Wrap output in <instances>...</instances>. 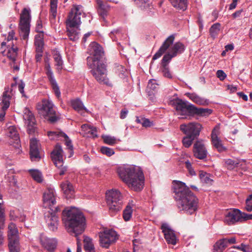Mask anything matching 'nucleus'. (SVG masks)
Here are the masks:
<instances>
[{
  "instance_id": "nucleus-1",
  "label": "nucleus",
  "mask_w": 252,
  "mask_h": 252,
  "mask_svg": "<svg viewBox=\"0 0 252 252\" xmlns=\"http://www.w3.org/2000/svg\"><path fill=\"white\" fill-rule=\"evenodd\" d=\"M173 189L178 208L187 215H193L199 208V200L184 183L174 181Z\"/></svg>"
},
{
  "instance_id": "nucleus-2",
  "label": "nucleus",
  "mask_w": 252,
  "mask_h": 252,
  "mask_svg": "<svg viewBox=\"0 0 252 252\" xmlns=\"http://www.w3.org/2000/svg\"><path fill=\"white\" fill-rule=\"evenodd\" d=\"M90 56L87 58V64L91 69V73L96 80L100 83L107 84L108 79L106 74V65L102 59L104 56L102 47L95 42H92L89 46Z\"/></svg>"
},
{
  "instance_id": "nucleus-3",
  "label": "nucleus",
  "mask_w": 252,
  "mask_h": 252,
  "mask_svg": "<svg viewBox=\"0 0 252 252\" xmlns=\"http://www.w3.org/2000/svg\"><path fill=\"white\" fill-rule=\"evenodd\" d=\"M118 173L121 179L131 189L139 191L143 189L145 178L140 167L134 165L121 167L118 168Z\"/></svg>"
},
{
  "instance_id": "nucleus-4",
  "label": "nucleus",
  "mask_w": 252,
  "mask_h": 252,
  "mask_svg": "<svg viewBox=\"0 0 252 252\" xmlns=\"http://www.w3.org/2000/svg\"><path fill=\"white\" fill-rule=\"evenodd\" d=\"M63 221L66 229L77 237L85 230V218L82 213L75 207L65 209L63 212Z\"/></svg>"
},
{
  "instance_id": "nucleus-5",
  "label": "nucleus",
  "mask_w": 252,
  "mask_h": 252,
  "mask_svg": "<svg viewBox=\"0 0 252 252\" xmlns=\"http://www.w3.org/2000/svg\"><path fill=\"white\" fill-rule=\"evenodd\" d=\"M174 40V34L168 36L158 51L154 55L153 60H155L160 57L168 49V52L163 57V61L164 62H170L171 59L178 54L183 53L185 50L184 44L181 42H177L173 44Z\"/></svg>"
},
{
  "instance_id": "nucleus-6",
  "label": "nucleus",
  "mask_w": 252,
  "mask_h": 252,
  "mask_svg": "<svg viewBox=\"0 0 252 252\" xmlns=\"http://www.w3.org/2000/svg\"><path fill=\"white\" fill-rule=\"evenodd\" d=\"M174 104L177 115L180 116V119H186L188 116L194 115L205 117L212 113V110L210 109L197 108L181 99L177 100Z\"/></svg>"
},
{
  "instance_id": "nucleus-7",
  "label": "nucleus",
  "mask_w": 252,
  "mask_h": 252,
  "mask_svg": "<svg viewBox=\"0 0 252 252\" xmlns=\"http://www.w3.org/2000/svg\"><path fill=\"white\" fill-rule=\"evenodd\" d=\"M122 196L117 189H112L106 193V199L111 216L120 211L123 205Z\"/></svg>"
},
{
  "instance_id": "nucleus-8",
  "label": "nucleus",
  "mask_w": 252,
  "mask_h": 252,
  "mask_svg": "<svg viewBox=\"0 0 252 252\" xmlns=\"http://www.w3.org/2000/svg\"><path fill=\"white\" fill-rule=\"evenodd\" d=\"M53 102L48 99H43L41 102L36 105V109L40 115L44 118H47L48 120L51 123L57 121L60 117L54 109Z\"/></svg>"
},
{
  "instance_id": "nucleus-9",
  "label": "nucleus",
  "mask_w": 252,
  "mask_h": 252,
  "mask_svg": "<svg viewBox=\"0 0 252 252\" xmlns=\"http://www.w3.org/2000/svg\"><path fill=\"white\" fill-rule=\"evenodd\" d=\"M31 20V10L24 8L20 15L19 34L23 39L26 40L29 35Z\"/></svg>"
},
{
  "instance_id": "nucleus-10",
  "label": "nucleus",
  "mask_w": 252,
  "mask_h": 252,
  "mask_svg": "<svg viewBox=\"0 0 252 252\" xmlns=\"http://www.w3.org/2000/svg\"><path fill=\"white\" fill-rule=\"evenodd\" d=\"M84 15L82 6L73 5L71 8L65 21L66 27H79L80 25L81 16Z\"/></svg>"
},
{
  "instance_id": "nucleus-11",
  "label": "nucleus",
  "mask_w": 252,
  "mask_h": 252,
  "mask_svg": "<svg viewBox=\"0 0 252 252\" xmlns=\"http://www.w3.org/2000/svg\"><path fill=\"white\" fill-rule=\"evenodd\" d=\"M7 237L10 252H19L18 230L15 224L11 222L8 226Z\"/></svg>"
},
{
  "instance_id": "nucleus-12",
  "label": "nucleus",
  "mask_w": 252,
  "mask_h": 252,
  "mask_svg": "<svg viewBox=\"0 0 252 252\" xmlns=\"http://www.w3.org/2000/svg\"><path fill=\"white\" fill-rule=\"evenodd\" d=\"M52 159L58 169L60 175H63L67 171V167L63 165V151L62 147L57 144L51 153Z\"/></svg>"
},
{
  "instance_id": "nucleus-13",
  "label": "nucleus",
  "mask_w": 252,
  "mask_h": 252,
  "mask_svg": "<svg viewBox=\"0 0 252 252\" xmlns=\"http://www.w3.org/2000/svg\"><path fill=\"white\" fill-rule=\"evenodd\" d=\"M100 246L107 249L118 239L117 232L113 229H106L98 233Z\"/></svg>"
},
{
  "instance_id": "nucleus-14",
  "label": "nucleus",
  "mask_w": 252,
  "mask_h": 252,
  "mask_svg": "<svg viewBox=\"0 0 252 252\" xmlns=\"http://www.w3.org/2000/svg\"><path fill=\"white\" fill-rule=\"evenodd\" d=\"M56 203L55 190L51 188L47 189L43 195V207L49 208L52 212H58L61 211V209L59 206H54Z\"/></svg>"
},
{
  "instance_id": "nucleus-15",
  "label": "nucleus",
  "mask_w": 252,
  "mask_h": 252,
  "mask_svg": "<svg viewBox=\"0 0 252 252\" xmlns=\"http://www.w3.org/2000/svg\"><path fill=\"white\" fill-rule=\"evenodd\" d=\"M180 130L186 135L193 138H197L202 129V126L198 123H190L180 126Z\"/></svg>"
},
{
  "instance_id": "nucleus-16",
  "label": "nucleus",
  "mask_w": 252,
  "mask_h": 252,
  "mask_svg": "<svg viewBox=\"0 0 252 252\" xmlns=\"http://www.w3.org/2000/svg\"><path fill=\"white\" fill-rule=\"evenodd\" d=\"M224 221L228 224L243 221V213L238 209L230 210L226 214Z\"/></svg>"
},
{
  "instance_id": "nucleus-17",
  "label": "nucleus",
  "mask_w": 252,
  "mask_h": 252,
  "mask_svg": "<svg viewBox=\"0 0 252 252\" xmlns=\"http://www.w3.org/2000/svg\"><path fill=\"white\" fill-rule=\"evenodd\" d=\"M23 119L27 126L29 133L33 132L34 126L35 125V119L32 112L28 108H25L24 110Z\"/></svg>"
},
{
  "instance_id": "nucleus-18",
  "label": "nucleus",
  "mask_w": 252,
  "mask_h": 252,
  "mask_svg": "<svg viewBox=\"0 0 252 252\" xmlns=\"http://www.w3.org/2000/svg\"><path fill=\"white\" fill-rule=\"evenodd\" d=\"M193 152L194 157L200 159H203L207 157V151L202 141H197L193 145Z\"/></svg>"
},
{
  "instance_id": "nucleus-19",
  "label": "nucleus",
  "mask_w": 252,
  "mask_h": 252,
  "mask_svg": "<svg viewBox=\"0 0 252 252\" xmlns=\"http://www.w3.org/2000/svg\"><path fill=\"white\" fill-rule=\"evenodd\" d=\"M219 134L220 126H216L212 131V143L214 147L217 149L219 152H222L225 151L226 148L222 145L221 141L218 137Z\"/></svg>"
},
{
  "instance_id": "nucleus-20",
  "label": "nucleus",
  "mask_w": 252,
  "mask_h": 252,
  "mask_svg": "<svg viewBox=\"0 0 252 252\" xmlns=\"http://www.w3.org/2000/svg\"><path fill=\"white\" fill-rule=\"evenodd\" d=\"M161 229L164 233V238L168 244L175 245L176 244V237L174 231L171 229L167 223H163L161 226Z\"/></svg>"
},
{
  "instance_id": "nucleus-21",
  "label": "nucleus",
  "mask_w": 252,
  "mask_h": 252,
  "mask_svg": "<svg viewBox=\"0 0 252 252\" xmlns=\"http://www.w3.org/2000/svg\"><path fill=\"white\" fill-rule=\"evenodd\" d=\"M7 135L10 138L9 143L14 145L15 147H18L20 143V137L17 127L14 126H9L7 130Z\"/></svg>"
},
{
  "instance_id": "nucleus-22",
  "label": "nucleus",
  "mask_w": 252,
  "mask_h": 252,
  "mask_svg": "<svg viewBox=\"0 0 252 252\" xmlns=\"http://www.w3.org/2000/svg\"><path fill=\"white\" fill-rule=\"evenodd\" d=\"M39 148V144L36 139L31 140L30 156L32 160L38 161L41 158Z\"/></svg>"
},
{
  "instance_id": "nucleus-23",
  "label": "nucleus",
  "mask_w": 252,
  "mask_h": 252,
  "mask_svg": "<svg viewBox=\"0 0 252 252\" xmlns=\"http://www.w3.org/2000/svg\"><path fill=\"white\" fill-rule=\"evenodd\" d=\"M39 239L42 246L47 251L52 252L56 249L57 241L55 239L49 238L41 234L40 236Z\"/></svg>"
},
{
  "instance_id": "nucleus-24",
  "label": "nucleus",
  "mask_w": 252,
  "mask_h": 252,
  "mask_svg": "<svg viewBox=\"0 0 252 252\" xmlns=\"http://www.w3.org/2000/svg\"><path fill=\"white\" fill-rule=\"evenodd\" d=\"M60 187L66 198H72L74 196L75 190L74 187L68 181L66 180L62 182L60 184Z\"/></svg>"
},
{
  "instance_id": "nucleus-25",
  "label": "nucleus",
  "mask_w": 252,
  "mask_h": 252,
  "mask_svg": "<svg viewBox=\"0 0 252 252\" xmlns=\"http://www.w3.org/2000/svg\"><path fill=\"white\" fill-rule=\"evenodd\" d=\"M97 10L98 15L104 20L110 9V5L102 0H96Z\"/></svg>"
},
{
  "instance_id": "nucleus-26",
  "label": "nucleus",
  "mask_w": 252,
  "mask_h": 252,
  "mask_svg": "<svg viewBox=\"0 0 252 252\" xmlns=\"http://www.w3.org/2000/svg\"><path fill=\"white\" fill-rule=\"evenodd\" d=\"M56 212H52L50 214L45 216L46 222L49 229L52 231H55L58 228V217L55 215Z\"/></svg>"
},
{
  "instance_id": "nucleus-27",
  "label": "nucleus",
  "mask_w": 252,
  "mask_h": 252,
  "mask_svg": "<svg viewBox=\"0 0 252 252\" xmlns=\"http://www.w3.org/2000/svg\"><path fill=\"white\" fill-rule=\"evenodd\" d=\"M66 35L69 40L72 41H76L79 38L80 29L79 27H66Z\"/></svg>"
},
{
  "instance_id": "nucleus-28",
  "label": "nucleus",
  "mask_w": 252,
  "mask_h": 252,
  "mask_svg": "<svg viewBox=\"0 0 252 252\" xmlns=\"http://www.w3.org/2000/svg\"><path fill=\"white\" fill-rule=\"evenodd\" d=\"M11 98V91L9 88L5 89L3 93L1 102L0 103L1 107L4 109H8L10 105V100Z\"/></svg>"
},
{
  "instance_id": "nucleus-29",
  "label": "nucleus",
  "mask_w": 252,
  "mask_h": 252,
  "mask_svg": "<svg viewBox=\"0 0 252 252\" xmlns=\"http://www.w3.org/2000/svg\"><path fill=\"white\" fill-rule=\"evenodd\" d=\"M7 52L6 53L7 57L13 62L16 60L17 56L18 48L14 46V43H9L7 45Z\"/></svg>"
},
{
  "instance_id": "nucleus-30",
  "label": "nucleus",
  "mask_w": 252,
  "mask_h": 252,
  "mask_svg": "<svg viewBox=\"0 0 252 252\" xmlns=\"http://www.w3.org/2000/svg\"><path fill=\"white\" fill-rule=\"evenodd\" d=\"M81 128L85 132L83 134H87V136L93 138L97 137V131L96 127L85 124L81 126Z\"/></svg>"
},
{
  "instance_id": "nucleus-31",
  "label": "nucleus",
  "mask_w": 252,
  "mask_h": 252,
  "mask_svg": "<svg viewBox=\"0 0 252 252\" xmlns=\"http://www.w3.org/2000/svg\"><path fill=\"white\" fill-rule=\"evenodd\" d=\"M58 0H50V20L51 23L55 24L57 16Z\"/></svg>"
},
{
  "instance_id": "nucleus-32",
  "label": "nucleus",
  "mask_w": 252,
  "mask_h": 252,
  "mask_svg": "<svg viewBox=\"0 0 252 252\" xmlns=\"http://www.w3.org/2000/svg\"><path fill=\"white\" fill-rule=\"evenodd\" d=\"M43 32H40L35 36L34 44L36 52H42L43 46Z\"/></svg>"
},
{
  "instance_id": "nucleus-33",
  "label": "nucleus",
  "mask_w": 252,
  "mask_h": 252,
  "mask_svg": "<svg viewBox=\"0 0 252 252\" xmlns=\"http://www.w3.org/2000/svg\"><path fill=\"white\" fill-rule=\"evenodd\" d=\"M134 204L133 201L129 202L123 211V218L126 221L130 220L133 212V207Z\"/></svg>"
},
{
  "instance_id": "nucleus-34",
  "label": "nucleus",
  "mask_w": 252,
  "mask_h": 252,
  "mask_svg": "<svg viewBox=\"0 0 252 252\" xmlns=\"http://www.w3.org/2000/svg\"><path fill=\"white\" fill-rule=\"evenodd\" d=\"M172 5L178 9L184 11L187 7V0H169Z\"/></svg>"
},
{
  "instance_id": "nucleus-35",
  "label": "nucleus",
  "mask_w": 252,
  "mask_h": 252,
  "mask_svg": "<svg viewBox=\"0 0 252 252\" xmlns=\"http://www.w3.org/2000/svg\"><path fill=\"white\" fill-rule=\"evenodd\" d=\"M71 105L72 108L78 112L86 110V108L82 102L79 99L72 100L71 101Z\"/></svg>"
},
{
  "instance_id": "nucleus-36",
  "label": "nucleus",
  "mask_w": 252,
  "mask_h": 252,
  "mask_svg": "<svg viewBox=\"0 0 252 252\" xmlns=\"http://www.w3.org/2000/svg\"><path fill=\"white\" fill-rule=\"evenodd\" d=\"M53 58L56 62L55 65L57 66L58 69H61L63 67V61L59 52L57 50L53 51Z\"/></svg>"
},
{
  "instance_id": "nucleus-37",
  "label": "nucleus",
  "mask_w": 252,
  "mask_h": 252,
  "mask_svg": "<svg viewBox=\"0 0 252 252\" xmlns=\"http://www.w3.org/2000/svg\"><path fill=\"white\" fill-rule=\"evenodd\" d=\"M220 28V24L219 23L213 24L210 29V34L212 37L215 38L218 35Z\"/></svg>"
},
{
  "instance_id": "nucleus-38",
  "label": "nucleus",
  "mask_w": 252,
  "mask_h": 252,
  "mask_svg": "<svg viewBox=\"0 0 252 252\" xmlns=\"http://www.w3.org/2000/svg\"><path fill=\"white\" fill-rule=\"evenodd\" d=\"M29 171L31 176L34 180L38 183H40L42 181V174L39 171L37 170L31 169L29 170Z\"/></svg>"
},
{
  "instance_id": "nucleus-39",
  "label": "nucleus",
  "mask_w": 252,
  "mask_h": 252,
  "mask_svg": "<svg viewBox=\"0 0 252 252\" xmlns=\"http://www.w3.org/2000/svg\"><path fill=\"white\" fill-rule=\"evenodd\" d=\"M47 135L51 140H58L63 136L65 135V133L60 131H48Z\"/></svg>"
},
{
  "instance_id": "nucleus-40",
  "label": "nucleus",
  "mask_w": 252,
  "mask_h": 252,
  "mask_svg": "<svg viewBox=\"0 0 252 252\" xmlns=\"http://www.w3.org/2000/svg\"><path fill=\"white\" fill-rule=\"evenodd\" d=\"M158 84L157 83V81L154 79L149 80L147 85V91L148 93H153L158 88Z\"/></svg>"
},
{
  "instance_id": "nucleus-41",
  "label": "nucleus",
  "mask_w": 252,
  "mask_h": 252,
  "mask_svg": "<svg viewBox=\"0 0 252 252\" xmlns=\"http://www.w3.org/2000/svg\"><path fill=\"white\" fill-rule=\"evenodd\" d=\"M225 162L227 168L230 170L234 169L235 168L238 167L241 163L238 160H234L231 159H226Z\"/></svg>"
},
{
  "instance_id": "nucleus-42",
  "label": "nucleus",
  "mask_w": 252,
  "mask_h": 252,
  "mask_svg": "<svg viewBox=\"0 0 252 252\" xmlns=\"http://www.w3.org/2000/svg\"><path fill=\"white\" fill-rule=\"evenodd\" d=\"M190 98L195 103L199 105H205L207 104V100L195 94H191Z\"/></svg>"
},
{
  "instance_id": "nucleus-43",
  "label": "nucleus",
  "mask_w": 252,
  "mask_h": 252,
  "mask_svg": "<svg viewBox=\"0 0 252 252\" xmlns=\"http://www.w3.org/2000/svg\"><path fill=\"white\" fill-rule=\"evenodd\" d=\"M136 121L137 123L141 124L143 127H148L153 126V122H151L149 119L145 118L137 117Z\"/></svg>"
},
{
  "instance_id": "nucleus-44",
  "label": "nucleus",
  "mask_w": 252,
  "mask_h": 252,
  "mask_svg": "<svg viewBox=\"0 0 252 252\" xmlns=\"http://www.w3.org/2000/svg\"><path fill=\"white\" fill-rule=\"evenodd\" d=\"M226 248L221 240L218 241L214 246L213 252H222Z\"/></svg>"
},
{
  "instance_id": "nucleus-45",
  "label": "nucleus",
  "mask_w": 252,
  "mask_h": 252,
  "mask_svg": "<svg viewBox=\"0 0 252 252\" xmlns=\"http://www.w3.org/2000/svg\"><path fill=\"white\" fill-rule=\"evenodd\" d=\"M169 63V62H164L163 61V59H162L161 64L163 67L162 73L164 77L168 78H171L172 75L169 70L168 67H167V64Z\"/></svg>"
},
{
  "instance_id": "nucleus-46",
  "label": "nucleus",
  "mask_w": 252,
  "mask_h": 252,
  "mask_svg": "<svg viewBox=\"0 0 252 252\" xmlns=\"http://www.w3.org/2000/svg\"><path fill=\"white\" fill-rule=\"evenodd\" d=\"M102 138L104 142L110 145H113L117 143V139L110 135H102Z\"/></svg>"
},
{
  "instance_id": "nucleus-47",
  "label": "nucleus",
  "mask_w": 252,
  "mask_h": 252,
  "mask_svg": "<svg viewBox=\"0 0 252 252\" xmlns=\"http://www.w3.org/2000/svg\"><path fill=\"white\" fill-rule=\"evenodd\" d=\"M62 137L64 138L65 144L66 147H67V149L68 152L70 153V155L69 156V158L71 157L73 155V146L71 144V140L69 139L67 135L65 134V135L63 136Z\"/></svg>"
},
{
  "instance_id": "nucleus-48",
  "label": "nucleus",
  "mask_w": 252,
  "mask_h": 252,
  "mask_svg": "<svg viewBox=\"0 0 252 252\" xmlns=\"http://www.w3.org/2000/svg\"><path fill=\"white\" fill-rule=\"evenodd\" d=\"M199 176L202 182L207 184H211L213 180L210 178L209 175L206 172H201L200 173Z\"/></svg>"
},
{
  "instance_id": "nucleus-49",
  "label": "nucleus",
  "mask_w": 252,
  "mask_h": 252,
  "mask_svg": "<svg viewBox=\"0 0 252 252\" xmlns=\"http://www.w3.org/2000/svg\"><path fill=\"white\" fill-rule=\"evenodd\" d=\"M84 247L85 251L88 250H91L94 248L92 239L88 237H85L84 239Z\"/></svg>"
},
{
  "instance_id": "nucleus-50",
  "label": "nucleus",
  "mask_w": 252,
  "mask_h": 252,
  "mask_svg": "<svg viewBox=\"0 0 252 252\" xmlns=\"http://www.w3.org/2000/svg\"><path fill=\"white\" fill-rule=\"evenodd\" d=\"M195 138H193L189 135H186L182 140V143L184 147L189 148L192 144L193 141Z\"/></svg>"
},
{
  "instance_id": "nucleus-51",
  "label": "nucleus",
  "mask_w": 252,
  "mask_h": 252,
  "mask_svg": "<svg viewBox=\"0 0 252 252\" xmlns=\"http://www.w3.org/2000/svg\"><path fill=\"white\" fill-rule=\"evenodd\" d=\"M49 81H50L51 84L52 85V86L53 89L54 91L55 95H56V96L57 97L59 98L60 96L61 93L60 91L59 88L56 83L55 79H52V80H49Z\"/></svg>"
},
{
  "instance_id": "nucleus-52",
  "label": "nucleus",
  "mask_w": 252,
  "mask_h": 252,
  "mask_svg": "<svg viewBox=\"0 0 252 252\" xmlns=\"http://www.w3.org/2000/svg\"><path fill=\"white\" fill-rule=\"evenodd\" d=\"M14 35H15V32L14 31H11V32H9V34H8V35L7 36V41L6 42H2L1 43V46H5L7 44H8L9 43H14L13 42V40H14Z\"/></svg>"
},
{
  "instance_id": "nucleus-53",
  "label": "nucleus",
  "mask_w": 252,
  "mask_h": 252,
  "mask_svg": "<svg viewBox=\"0 0 252 252\" xmlns=\"http://www.w3.org/2000/svg\"><path fill=\"white\" fill-rule=\"evenodd\" d=\"M122 34L121 31L120 29L114 30L110 33V36L113 40H117Z\"/></svg>"
},
{
  "instance_id": "nucleus-54",
  "label": "nucleus",
  "mask_w": 252,
  "mask_h": 252,
  "mask_svg": "<svg viewBox=\"0 0 252 252\" xmlns=\"http://www.w3.org/2000/svg\"><path fill=\"white\" fill-rule=\"evenodd\" d=\"M100 151L103 154L106 155V156L109 157L111 156L114 154V151L113 149L106 147H102Z\"/></svg>"
},
{
  "instance_id": "nucleus-55",
  "label": "nucleus",
  "mask_w": 252,
  "mask_h": 252,
  "mask_svg": "<svg viewBox=\"0 0 252 252\" xmlns=\"http://www.w3.org/2000/svg\"><path fill=\"white\" fill-rule=\"evenodd\" d=\"M220 240L222 241V243L224 244L226 247L228 246V244H233L236 243V238L235 237H231L230 238H225Z\"/></svg>"
},
{
  "instance_id": "nucleus-56",
  "label": "nucleus",
  "mask_w": 252,
  "mask_h": 252,
  "mask_svg": "<svg viewBox=\"0 0 252 252\" xmlns=\"http://www.w3.org/2000/svg\"><path fill=\"white\" fill-rule=\"evenodd\" d=\"M46 73L48 76L49 80L54 79V77L53 74V72L51 70L50 65L49 63H47L45 65Z\"/></svg>"
},
{
  "instance_id": "nucleus-57",
  "label": "nucleus",
  "mask_w": 252,
  "mask_h": 252,
  "mask_svg": "<svg viewBox=\"0 0 252 252\" xmlns=\"http://www.w3.org/2000/svg\"><path fill=\"white\" fill-rule=\"evenodd\" d=\"M246 206L245 207L247 211L249 212L252 211V195H250L246 201Z\"/></svg>"
},
{
  "instance_id": "nucleus-58",
  "label": "nucleus",
  "mask_w": 252,
  "mask_h": 252,
  "mask_svg": "<svg viewBox=\"0 0 252 252\" xmlns=\"http://www.w3.org/2000/svg\"><path fill=\"white\" fill-rule=\"evenodd\" d=\"M185 166L187 168L189 174L191 176H193L195 175V172L193 169L191 163L187 160L185 162Z\"/></svg>"
},
{
  "instance_id": "nucleus-59",
  "label": "nucleus",
  "mask_w": 252,
  "mask_h": 252,
  "mask_svg": "<svg viewBox=\"0 0 252 252\" xmlns=\"http://www.w3.org/2000/svg\"><path fill=\"white\" fill-rule=\"evenodd\" d=\"M217 76L221 81L223 80L226 77V74L222 70H219L217 71Z\"/></svg>"
},
{
  "instance_id": "nucleus-60",
  "label": "nucleus",
  "mask_w": 252,
  "mask_h": 252,
  "mask_svg": "<svg viewBox=\"0 0 252 252\" xmlns=\"http://www.w3.org/2000/svg\"><path fill=\"white\" fill-rule=\"evenodd\" d=\"M24 87H25L24 83L23 81H21L20 83H19L18 84V90L23 96L25 95L24 90Z\"/></svg>"
},
{
  "instance_id": "nucleus-61",
  "label": "nucleus",
  "mask_w": 252,
  "mask_h": 252,
  "mask_svg": "<svg viewBox=\"0 0 252 252\" xmlns=\"http://www.w3.org/2000/svg\"><path fill=\"white\" fill-rule=\"evenodd\" d=\"M7 109H4L3 107H1V109L0 110V121H2L4 120V116L6 114V111Z\"/></svg>"
},
{
  "instance_id": "nucleus-62",
  "label": "nucleus",
  "mask_w": 252,
  "mask_h": 252,
  "mask_svg": "<svg viewBox=\"0 0 252 252\" xmlns=\"http://www.w3.org/2000/svg\"><path fill=\"white\" fill-rule=\"evenodd\" d=\"M4 221V214L2 210H0V228L3 227Z\"/></svg>"
},
{
  "instance_id": "nucleus-63",
  "label": "nucleus",
  "mask_w": 252,
  "mask_h": 252,
  "mask_svg": "<svg viewBox=\"0 0 252 252\" xmlns=\"http://www.w3.org/2000/svg\"><path fill=\"white\" fill-rule=\"evenodd\" d=\"M243 252H252V249L248 245H245L244 244H242Z\"/></svg>"
},
{
  "instance_id": "nucleus-64",
  "label": "nucleus",
  "mask_w": 252,
  "mask_h": 252,
  "mask_svg": "<svg viewBox=\"0 0 252 252\" xmlns=\"http://www.w3.org/2000/svg\"><path fill=\"white\" fill-rule=\"evenodd\" d=\"M42 25L41 24V22L40 21H37L36 26V31L37 32L39 33L40 32H43L42 31H41V29H42Z\"/></svg>"
}]
</instances>
